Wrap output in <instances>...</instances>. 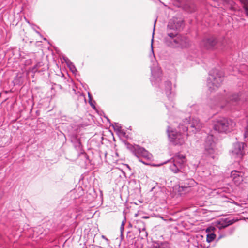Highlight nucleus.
Masks as SVG:
<instances>
[{
  "instance_id": "58836bf2",
  "label": "nucleus",
  "mask_w": 248,
  "mask_h": 248,
  "mask_svg": "<svg viewBox=\"0 0 248 248\" xmlns=\"http://www.w3.org/2000/svg\"><path fill=\"white\" fill-rule=\"evenodd\" d=\"M155 22H156V21H155V23H154V30L155 29Z\"/></svg>"
},
{
  "instance_id": "4c0bfd02",
  "label": "nucleus",
  "mask_w": 248,
  "mask_h": 248,
  "mask_svg": "<svg viewBox=\"0 0 248 248\" xmlns=\"http://www.w3.org/2000/svg\"><path fill=\"white\" fill-rule=\"evenodd\" d=\"M2 193L0 192V199L1 198Z\"/></svg>"
},
{
  "instance_id": "e433bc0d",
  "label": "nucleus",
  "mask_w": 248,
  "mask_h": 248,
  "mask_svg": "<svg viewBox=\"0 0 248 248\" xmlns=\"http://www.w3.org/2000/svg\"><path fill=\"white\" fill-rule=\"evenodd\" d=\"M90 103L91 106H92L93 108H95V106L94 105L92 104V103H91V102H90Z\"/></svg>"
},
{
  "instance_id": "f257e3e1",
  "label": "nucleus",
  "mask_w": 248,
  "mask_h": 248,
  "mask_svg": "<svg viewBox=\"0 0 248 248\" xmlns=\"http://www.w3.org/2000/svg\"><path fill=\"white\" fill-rule=\"evenodd\" d=\"M167 162L170 164L169 168L173 173H186V159L184 155L178 153Z\"/></svg>"
},
{
  "instance_id": "473e14b6",
  "label": "nucleus",
  "mask_w": 248,
  "mask_h": 248,
  "mask_svg": "<svg viewBox=\"0 0 248 248\" xmlns=\"http://www.w3.org/2000/svg\"><path fill=\"white\" fill-rule=\"evenodd\" d=\"M228 223L227 225H225V226H227L229 225L232 224L233 222L232 221L229 220Z\"/></svg>"
},
{
  "instance_id": "f8f14e48",
  "label": "nucleus",
  "mask_w": 248,
  "mask_h": 248,
  "mask_svg": "<svg viewBox=\"0 0 248 248\" xmlns=\"http://www.w3.org/2000/svg\"><path fill=\"white\" fill-rule=\"evenodd\" d=\"M217 44V41L214 37H210L203 39L201 46L207 49H214L216 48Z\"/></svg>"
},
{
  "instance_id": "20e7f679",
  "label": "nucleus",
  "mask_w": 248,
  "mask_h": 248,
  "mask_svg": "<svg viewBox=\"0 0 248 248\" xmlns=\"http://www.w3.org/2000/svg\"><path fill=\"white\" fill-rule=\"evenodd\" d=\"M223 76L221 72L217 69L210 71L207 79V85L211 92L216 90L221 84Z\"/></svg>"
},
{
  "instance_id": "4468645a",
  "label": "nucleus",
  "mask_w": 248,
  "mask_h": 248,
  "mask_svg": "<svg viewBox=\"0 0 248 248\" xmlns=\"http://www.w3.org/2000/svg\"><path fill=\"white\" fill-rule=\"evenodd\" d=\"M167 36L165 38V43L170 46V44L173 43L174 40L178 36L177 31L169 30L167 28Z\"/></svg>"
},
{
  "instance_id": "2eb2a0df",
  "label": "nucleus",
  "mask_w": 248,
  "mask_h": 248,
  "mask_svg": "<svg viewBox=\"0 0 248 248\" xmlns=\"http://www.w3.org/2000/svg\"><path fill=\"white\" fill-rule=\"evenodd\" d=\"M165 93L169 100L171 101L174 96V93L171 92V83L170 81H166L164 85Z\"/></svg>"
},
{
  "instance_id": "393cba45",
  "label": "nucleus",
  "mask_w": 248,
  "mask_h": 248,
  "mask_svg": "<svg viewBox=\"0 0 248 248\" xmlns=\"http://www.w3.org/2000/svg\"><path fill=\"white\" fill-rule=\"evenodd\" d=\"M42 65V62H38L33 68L32 70L34 72H36L38 67L41 66Z\"/></svg>"
},
{
  "instance_id": "7c9ffc66",
  "label": "nucleus",
  "mask_w": 248,
  "mask_h": 248,
  "mask_svg": "<svg viewBox=\"0 0 248 248\" xmlns=\"http://www.w3.org/2000/svg\"><path fill=\"white\" fill-rule=\"evenodd\" d=\"M141 232H142L143 233H144V236L145 237H147V232H145V229H143V230H142V231L140 230V233H141Z\"/></svg>"
},
{
  "instance_id": "a878e982",
  "label": "nucleus",
  "mask_w": 248,
  "mask_h": 248,
  "mask_svg": "<svg viewBox=\"0 0 248 248\" xmlns=\"http://www.w3.org/2000/svg\"><path fill=\"white\" fill-rule=\"evenodd\" d=\"M247 126L245 128L244 137L246 138L248 136V118H247Z\"/></svg>"
},
{
  "instance_id": "9d476101",
  "label": "nucleus",
  "mask_w": 248,
  "mask_h": 248,
  "mask_svg": "<svg viewBox=\"0 0 248 248\" xmlns=\"http://www.w3.org/2000/svg\"><path fill=\"white\" fill-rule=\"evenodd\" d=\"M239 99V96L237 94H234L231 97L229 101L225 100V104H223L222 102V100L223 99L222 98H219V100L215 106H211V108L212 109H215L217 107H219L220 108H223L224 106H230L231 104L233 105H235V103L238 101Z\"/></svg>"
},
{
  "instance_id": "4be33fe9",
  "label": "nucleus",
  "mask_w": 248,
  "mask_h": 248,
  "mask_svg": "<svg viewBox=\"0 0 248 248\" xmlns=\"http://www.w3.org/2000/svg\"><path fill=\"white\" fill-rule=\"evenodd\" d=\"M64 60H65L66 63L67 64V66L69 67L70 70L71 71V72L74 73L75 72L77 71L75 66L69 60H68L67 58H64Z\"/></svg>"
},
{
  "instance_id": "cd10ccee",
  "label": "nucleus",
  "mask_w": 248,
  "mask_h": 248,
  "mask_svg": "<svg viewBox=\"0 0 248 248\" xmlns=\"http://www.w3.org/2000/svg\"><path fill=\"white\" fill-rule=\"evenodd\" d=\"M119 134L124 137H126V133L124 131L123 129H122L121 131L118 132Z\"/></svg>"
},
{
  "instance_id": "412c9836",
  "label": "nucleus",
  "mask_w": 248,
  "mask_h": 248,
  "mask_svg": "<svg viewBox=\"0 0 248 248\" xmlns=\"http://www.w3.org/2000/svg\"><path fill=\"white\" fill-rule=\"evenodd\" d=\"M181 185L192 189V187L196 185V182L193 179H188L185 180Z\"/></svg>"
},
{
  "instance_id": "0eeeda50",
  "label": "nucleus",
  "mask_w": 248,
  "mask_h": 248,
  "mask_svg": "<svg viewBox=\"0 0 248 248\" xmlns=\"http://www.w3.org/2000/svg\"><path fill=\"white\" fill-rule=\"evenodd\" d=\"M154 66H151V70L152 76L150 78L151 82L154 86H160V82L161 81L162 72L160 68L159 67L156 62H154Z\"/></svg>"
},
{
  "instance_id": "dca6fc26",
  "label": "nucleus",
  "mask_w": 248,
  "mask_h": 248,
  "mask_svg": "<svg viewBox=\"0 0 248 248\" xmlns=\"http://www.w3.org/2000/svg\"><path fill=\"white\" fill-rule=\"evenodd\" d=\"M215 228L213 227H210L206 229V232H209L207 234L206 241L208 243L212 242L216 238V235L212 232L213 231Z\"/></svg>"
},
{
  "instance_id": "f3484780",
  "label": "nucleus",
  "mask_w": 248,
  "mask_h": 248,
  "mask_svg": "<svg viewBox=\"0 0 248 248\" xmlns=\"http://www.w3.org/2000/svg\"><path fill=\"white\" fill-rule=\"evenodd\" d=\"M71 141L75 149L79 152L82 153V148L80 140L77 137H73L71 139Z\"/></svg>"
},
{
  "instance_id": "a211bd4d",
  "label": "nucleus",
  "mask_w": 248,
  "mask_h": 248,
  "mask_svg": "<svg viewBox=\"0 0 248 248\" xmlns=\"http://www.w3.org/2000/svg\"><path fill=\"white\" fill-rule=\"evenodd\" d=\"M128 148L133 154V155L138 158H140V146L138 145H129Z\"/></svg>"
},
{
  "instance_id": "423d86ee",
  "label": "nucleus",
  "mask_w": 248,
  "mask_h": 248,
  "mask_svg": "<svg viewBox=\"0 0 248 248\" xmlns=\"http://www.w3.org/2000/svg\"><path fill=\"white\" fill-rule=\"evenodd\" d=\"M183 124H182L183 126H187L188 128H192V131L194 133H195L197 131L201 129V128L202 127V123L200 121L199 119L196 117H192L190 116L189 119L186 118L185 120L183 121Z\"/></svg>"
},
{
  "instance_id": "72a5a7b5",
  "label": "nucleus",
  "mask_w": 248,
  "mask_h": 248,
  "mask_svg": "<svg viewBox=\"0 0 248 248\" xmlns=\"http://www.w3.org/2000/svg\"><path fill=\"white\" fill-rule=\"evenodd\" d=\"M140 162H141V163H143V164H148V163H146V162H145L144 161H143L142 160H141V159H140Z\"/></svg>"
},
{
  "instance_id": "9b49d317",
  "label": "nucleus",
  "mask_w": 248,
  "mask_h": 248,
  "mask_svg": "<svg viewBox=\"0 0 248 248\" xmlns=\"http://www.w3.org/2000/svg\"><path fill=\"white\" fill-rule=\"evenodd\" d=\"M183 25V21L181 18L173 17L169 22L168 28L169 30H172L173 31L180 30Z\"/></svg>"
},
{
  "instance_id": "ea45409f",
  "label": "nucleus",
  "mask_w": 248,
  "mask_h": 248,
  "mask_svg": "<svg viewBox=\"0 0 248 248\" xmlns=\"http://www.w3.org/2000/svg\"><path fill=\"white\" fill-rule=\"evenodd\" d=\"M138 215V213L135 214V217H137Z\"/></svg>"
},
{
  "instance_id": "2f4dec72",
  "label": "nucleus",
  "mask_w": 248,
  "mask_h": 248,
  "mask_svg": "<svg viewBox=\"0 0 248 248\" xmlns=\"http://www.w3.org/2000/svg\"><path fill=\"white\" fill-rule=\"evenodd\" d=\"M102 238L104 239L107 242L108 244L109 243V240L105 236L102 235Z\"/></svg>"
},
{
  "instance_id": "5701e85b",
  "label": "nucleus",
  "mask_w": 248,
  "mask_h": 248,
  "mask_svg": "<svg viewBox=\"0 0 248 248\" xmlns=\"http://www.w3.org/2000/svg\"><path fill=\"white\" fill-rule=\"evenodd\" d=\"M199 106L197 105H192L188 108L187 111L189 113H195L197 112Z\"/></svg>"
},
{
  "instance_id": "39448f33",
  "label": "nucleus",
  "mask_w": 248,
  "mask_h": 248,
  "mask_svg": "<svg viewBox=\"0 0 248 248\" xmlns=\"http://www.w3.org/2000/svg\"><path fill=\"white\" fill-rule=\"evenodd\" d=\"M204 154L207 156L216 159L218 156V152L215 148L214 136L212 134L207 136L204 142Z\"/></svg>"
},
{
  "instance_id": "f03ea898",
  "label": "nucleus",
  "mask_w": 248,
  "mask_h": 248,
  "mask_svg": "<svg viewBox=\"0 0 248 248\" xmlns=\"http://www.w3.org/2000/svg\"><path fill=\"white\" fill-rule=\"evenodd\" d=\"M178 128L180 131L182 129L183 132H177L171 129L170 126H168L167 130L170 141L175 145L183 144L187 138V134L186 133L188 130V126H183V124H180Z\"/></svg>"
},
{
  "instance_id": "bb28decb",
  "label": "nucleus",
  "mask_w": 248,
  "mask_h": 248,
  "mask_svg": "<svg viewBox=\"0 0 248 248\" xmlns=\"http://www.w3.org/2000/svg\"><path fill=\"white\" fill-rule=\"evenodd\" d=\"M240 2L243 5V6H247L248 0H239Z\"/></svg>"
},
{
  "instance_id": "a19ab883",
  "label": "nucleus",
  "mask_w": 248,
  "mask_h": 248,
  "mask_svg": "<svg viewBox=\"0 0 248 248\" xmlns=\"http://www.w3.org/2000/svg\"><path fill=\"white\" fill-rule=\"evenodd\" d=\"M155 189V187H153V188H152V190H154V189Z\"/></svg>"
},
{
  "instance_id": "c756f323",
  "label": "nucleus",
  "mask_w": 248,
  "mask_h": 248,
  "mask_svg": "<svg viewBox=\"0 0 248 248\" xmlns=\"http://www.w3.org/2000/svg\"><path fill=\"white\" fill-rule=\"evenodd\" d=\"M243 9L245 10L246 15L248 17V6H243Z\"/></svg>"
},
{
  "instance_id": "6ab92c4d",
  "label": "nucleus",
  "mask_w": 248,
  "mask_h": 248,
  "mask_svg": "<svg viewBox=\"0 0 248 248\" xmlns=\"http://www.w3.org/2000/svg\"><path fill=\"white\" fill-rule=\"evenodd\" d=\"M192 190V189H191V188L185 186L181 184L179 186L178 192L180 195H182L189 193Z\"/></svg>"
},
{
  "instance_id": "1a4fd4ad",
  "label": "nucleus",
  "mask_w": 248,
  "mask_h": 248,
  "mask_svg": "<svg viewBox=\"0 0 248 248\" xmlns=\"http://www.w3.org/2000/svg\"><path fill=\"white\" fill-rule=\"evenodd\" d=\"M190 46L189 40L186 36L179 35L174 40L173 43L170 44V46L184 48Z\"/></svg>"
},
{
  "instance_id": "c9c22d12",
  "label": "nucleus",
  "mask_w": 248,
  "mask_h": 248,
  "mask_svg": "<svg viewBox=\"0 0 248 248\" xmlns=\"http://www.w3.org/2000/svg\"><path fill=\"white\" fill-rule=\"evenodd\" d=\"M88 96H89V99L90 100L91 99V95L89 93H88Z\"/></svg>"
},
{
  "instance_id": "aec40b11",
  "label": "nucleus",
  "mask_w": 248,
  "mask_h": 248,
  "mask_svg": "<svg viewBox=\"0 0 248 248\" xmlns=\"http://www.w3.org/2000/svg\"><path fill=\"white\" fill-rule=\"evenodd\" d=\"M143 157L145 159L150 160L152 158V155L148 151L143 148L140 147V157Z\"/></svg>"
},
{
  "instance_id": "7ed1b4c3",
  "label": "nucleus",
  "mask_w": 248,
  "mask_h": 248,
  "mask_svg": "<svg viewBox=\"0 0 248 248\" xmlns=\"http://www.w3.org/2000/svg\"><path fill=\"white\" fill-rule=\"evenodd\" d=\"M214 129L219 133H227L233 130L236 122L225 117H218L213 121Z\"/></svg>"
},
{
  "instance_id": "f704fd0d",
  "label": "nucleus",
  "mask_w": 248,
  "mask_h": 248,
  "mask_svg": "<svg viewBox=\"0 0 248 248\" xmlns=\"http://www.w3.org/2000/svg\"><path fill=\"white\" fill-rule=\"evenodd\" d=\"M151 46H152V44L151 45ZM152 51L153 54V57H154V59H155V56L154 54V52H153V47H152Z\"/></svg>"
},
{
  "instance_id": "79ce46f5",
  "label": "nucleus",
  "mask_w": 248,
  "mask_h": 248,
  "mask_svg": "<svg viewBox=\"0 0 248 248\" xmlns=\"http://www.w3.org/2000/svg\"><path fill=\"white\" fill-rule=\"evenodd\" d=\"M166 108H168V106H167V105H166Z\"/></svg>"
},
{
  "instance_id": "c85d7f7f",
  "label": "nucleus",
  "mask_w": 248,
  "mask_h": 248,
  "mask_svg": "<svg viewBox=\"0 0 248 248\" xmlns=\"http://www.w3.org/2000/svg\"><path fill=\"white\" fill-rule=\"evenodd\" d=\"M124 221H123L122 222V224H121V227H120V231H121V235H122V232H123V231L124 230Z\"/></svg>"
},
{
  "instance_id": "ddd939ff",
  "label": "nucleus",
  "mask_w": 248,
  "mask_h": 248,
  "mask_svg": "<svg viewBox=\"0 0 248 248\" xmlns=\"http://www.w3.org/2000/svg\"><path fill=\"white\" fill-rule=\"evenodd\" d=\"M244 173L236 170L231 172V178L236 186H239L243 181Z\"/></svg>"
},
{
  "instance_id": "b1692460",
  "label": "nucleus",
  "mask_w": 248,
  "mask_h": 248,
  "mask_svg": "<svg viewBox=\"0 0 248 248\" xmlns=\"http://www.w3.org/2000/svg\"><path fill=\"white\" fill-rule=\"evenodd\" d=\"M111 125L113 126L114 130L118 133L122 129L121 124L118 123H114Z\"/></svg>"
},
{
  "instance_id": "6e6552de",
  "label": "nucleus",
  "mask_w": 248,
  "mask_h": 248,
  "mask_svg": "<svg viewBox=\"0 0 248 248\" xmlns=\"http://www.w3.org/2000/svg\"><path fill=\"white\" fill-rule=\"evenodd\" d=\"M246 144L243 142H236L233 144L231 155L237 161L241 160L245 154Z\"/></svg>"
}]
</instances>
